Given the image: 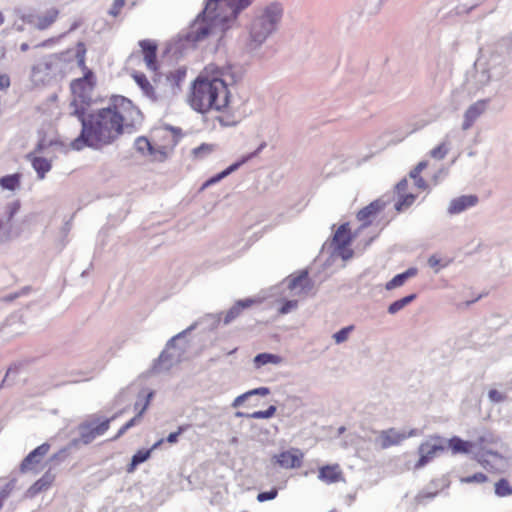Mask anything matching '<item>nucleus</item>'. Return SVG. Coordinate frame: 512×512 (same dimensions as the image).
<instances>
[{
    "label": "nucleus",
    "instance_id": "nucleus-6",
    "mask_svg": "<svg viewBox=\"0 0 512 512\" xmlns=\"http://www.w3.org/2000/svg\"><path fill=\"white\" fill-rule=\"evenodd\" d=\"M185 334L186 331H182L167 342L165 349L153 363L151 370L154 374L167 372L181 361L186 346H179L178 342L182 340Z\"/></svg>",
    "mask_w": 512,
    "mask_h": 512
},
{
    "label": "nucleus",
    "instance_id": "nucleus-15",
    "mask_svg": "<svg viewBox=\"0 0 512 512\" xmlns=\"http://www.w3.org/2000/svg\"><path fill=\"white\" fill-rule=\"evenodd\" d=\"M479 202L477 195H462L452 199L448 205L447 213L456 215L476 206Z\"/></svg>",
    "mask_w": 512,
    "mask_h": 512
},
{
    "label": "nucleus",
    "instance_id": "nucleus-25",
    "mask_svg": "<svg viewBox=\"0 0 512 512\" xmlns=\"http://www.w3.org/2000/svg\"><path fill=\"white\" fill-rule=\"evenodd\" d=\"M448 446L453 454H468L474 451L472 441H465L458 436H454L448 440Z\"/></svg>",
    "mask_w": 512,
    "mask_h": 512
},
{
    "label": "nucleus",
    "instance_id": "nucleus-33",
    "mask_svg": "<svg viewBox=\"0 0 512 512\" xmlns=\"http://www.w3.org/2000/svg\"><path fill=\"white\" fill-rule=\"evenodd\" d=\"M32 166L37 172L38 178L43 179L47 172L51 170V162L45 157H34L32 159Z\"/></svg>",
    "mask_w": 512,
    "mask_h": 512
},
{
    "label": "nucleus",
    "instance_id": "nucleus-61",
    "mask_svg": "<svg viewBox=\"0 0 512 512\" xmlns=\"http://www.w3.org/2000/svg\"><path fill=\"white\" fill-rule=\"evenodd\" d=\"M129 430L128 426L125 424L123 425L119 431L117 432V434L113 437L112 440H116L118 438H120L122 435H124L126 433V431Z\"/></svg>",
    "mask_w": 512,
    "mask_h": 512
},
{
    "label": "nucleus",
    "instance_id": "nucleus-21",
    "mask_svg": "<svg viewBox=\"0 0 512 512\" xmlns=\"http://www.w3.org/2000/svg\"><path fill=\"white\" fill-rule=\"evenodd\" d=\"M485 111V102L484 101H478L465 111L464 113V121L462 123V129L468 130L471 128L473 123L480 117V115L483 114Z\"/></svg>",
    "mask_w": 512,
    "mask_h": 512
},
{
    "label": "nucleus",
    "instance_id": "nucleus-47",
    "mask_svg": "<svg viewBox=\"0 0 512 512\" xmlns=\"http://www.w3.org/2000/svg\"><path fill=\"white\" fill-rule=\"evenodd\" d=\"M333 255L341 257L344 261L351 259L354 255L352 249L348 246L338 247L333 249Z\"/></svg>",
    "mask_w": 512,
    "mask_h": 512
},
{
    "label": "nucleus",
    "instance_id": "nucleus-39",
    "mask_svg": "<svg viewBox=\"0 0 512 512\" xmlns=\"http://www.w3.org/2000/svg\"><path fill=\"white\" fill-rule=\"evenodd\" d=\"M133 78L135 82L138 84V86L142 89V91L147 96H152L154 93V89L150 82L148 81L147 77L143 73H134Z\"/></svg>",
    "mask_w": 512,
    "mask_h": 512
},
{
    "label": "nucleus",
    "instance_id": "nucleus-58",
    "mask_svg": "<svg viewBox=\"0 0 512 512\" xmlns=\"http://www.w3.org/2000/svg\"><path fill=\"white\" fill-rule=\"evenodd\" d=\"M10 86V78L3 74L0 75V89H7Z\"/></svg>",
    "mask_w": 512,
    "mask_h": 512
},
{
    "label": "nucleus",
    "instance_id": "nucleus-63",
    "mask_svg": "<svg viewBox=\"0 0 512 512\" xmlns=\"http://www.w3.org/2000/svg\"><path fill=\"white\" fill-rule=\"evenodd\" d=\"M469 11H470V9L461 8L459 6L455 8V14L456 15H459V14H462V13H468Z\"/></svg>",
    "mask_w": 512,
    "mask_h": 512
},
{
    "label": "nucleus",
    "instance_id": "nucleus-64",
    "mask_svg": "<svg viewBox=\"0 0 512 512\" xmlns=\"http://www.w3.org/2000/svg\"><path fill=\"white\" fill-rule=\"evenodd\" d=\"M251 413H244V412H241V411H237L235 413V416L240 418V417H246V418H250V415Z\"/></svg>",
    "mask_w": 512,
    "mask_h": 512
},
{
    "label": "nucleus",
    "instance_id": "nucleus-50",
    "mask_svg": "<svg viewBox=\"0 0 512 512\" xmlns=\"http://www.w3.org/2000/svg\"><path fill=\"white\" fill-rule=\"evenodd\" d=\"M298 306L297 300H286L282 306L279 308L280 314H288L291 311L295 310Z\"/></svg>",
    "mask_w": 512,
    "mask_h": 512
},
{
    "label": "nucleus",
    "instance_id": "nucleus-51",
    "mask_svg": "<svg viewBox=\"0 0 512 512\" xmlns=\"http://www.w3.org/2000/svg\"><path fill=\"white\" fill-rule=\"evenodd\" d=\"M126 3V0H114L111 8L108 11V14L117 17L121 11V9L124 7Z\"/></svg>",
    "mask_w": 512,
    "mask_h": 512
},
{
    "label": "nucleus",
    "instance_id": "nucleus-34",
    "mask_svg": "<svg viewBox=\"0 0 512 512\" xmlns=\"http://www.w3.org/2000/svg\"><path fill=\"white\" fill-rule=\"evenodd\" d=\"M253 362L256 368H260L267 364H279L281 358L271 353H260L254 357Z\"/></svg>",
    "mask_w": 512,
    "mask_h": 512
},
{
    "label": "nucleus",
    "instance_id": "nucleus-40",
    "mask_svg": "<svg viewBox=\"0 0 512 512\" xmlns=\"http://www.w3.org/2000/svg\"><path fill=\"white\" fill-rule=\"evenodd\" d=\"M20 183V175L19 174H11L6 175L0 178V185L3 189H7L10 191L15 190Z\"/></svg>",
    "mask_w": 512,
    "mask_h": 512
},
{
    "label": "nucleus",
    "instance_id": "nucleus-26",
    "mask_svg": "<svg viewBox=\"0 0 512 512\" xmlns=\"http://www.w3.org/2000/svg\"><path fill=\"white\" fill-rule=\"evenodd\" d=\"M417 272V268L411 267L403 273L395 275L390 281L386 283V290H393L397 287H401L408 279L414 277Z\"/></svg>",
    "mask_w": 512,
    "mask_h": 512
},
{
    "label": "nucleus",
    "instance_id": "nucleus-10",
    "mask_svg": "<svg viewBox=\"0 0 512 512\" xmlns=\"http://www.w3.org/2000/svg\"><path fill=\"white\" fill-rule=\"evenodd\" d=\"M439 436H432L418 447L419 460L416 462L414 468L421 469L427 465L434 457L445 450V446L440 443Z\"/></svg>",
    "mask_w": 512,
    "mask_h": 512
},
{
    "label": "nucleus",
    "instance_id": "nucleus-48",
    "mask_svg": "<svg viewBox=\"0 0 512 512\" xmlns=\"http://www.w3.org/2000/svg\"><path fill=\"white\" fill-rule=\"evenodd\" d=\"M30 291H31V288L29 286H25L17 292H14V293H11V294H8V295L2 297L1 300L3 302H12L15 299H17L23 295H27Z\"/></svg>",
    "mask_w": 512,
    "mask_h": 512
},
{
    "label": "nucleus",
    "instance_id": "nucleus-23",
    "mask_svg": "<svg viewBox=\"0 0 512 512\" xmlns=\"http://www.w3.org/2000/svg\"><path fill=\"white\" fill-rule=\"evenodd\" d=\"M352 241L348 223H344L334 233L331 246L334 248L349 246Z\"/></svg>",
    "mask_w": 512,
    "mask_h": 512
},
{
    "label": "nucleus",
    "instance_id": "nucleus-49",
    "mask_svg": "<svg viewBox=\"0 0 512 512\" xmlns=\"http://www.w3.org/2000/svg\"><path fill=\"white\" fill-rule=\"evenodd\" d=\"M277 495H278L277 488H272L269 491H264V492L258 493L257 500L259 502H265V501H269V500L275 499L277 497Z\"/></svg>",
    "mask_w": 512,
    "mask_h": 512
},
{
    "label": "nucleus",
    "instance_id": "nucleus-7",
    "mask_svg": "<svg viewBox=\"0 0 512 512\" xmlns=\"http://www.w3.org/2000/svg\"><path fill=\"white\" fill-rule=\"evenodd\" d=\"M116 417L117 414L113 415L111 418L101 420L98 415H92L78 426L80 437L75 440H80L79 444H90L97 436L103 435L109 429L111 421Z\"/></svg>",
    "mask_w": 512,
    "mask_h": 512
},
{
    "label": "nucleus",
    "instance_id": "nucleus-14",
    "mask_svg": "<svg viewBox=\"0 0 512 512\" xmlns=\"http://www.w3.org/2000/svg\"><path fill=\"white\" fill-rule=\"evenodd\" d=\"M50 450L48 443H43L40 446L32 450L21 462L20 469L22 472L33 470L43 458L47 455Z\"/></svg>",
    "mask_w": 512,
    "mask_h": 512
},
{
    "label": "nucleus",
    "instance_id": "nucleus-19",
    "mask_svg": "<svg viewBox=\"0 0 512 512\" xmlns=\"http://www.w3.org/2000/svg\"><path fill=\"white\" fill-rule=\"evenodd\" d=\"M308 270H302L297 276L295 277H289L288 278V289L293 291L297 288H300V291H298L296 294L299 295L300 293H307L309 292L312 287L313 283L308 277Z\"/></svg>",
    "mask_w": 512,
    "mask_h": 512
},
{
    "label": "nucleus",
    "instance_id": "nucleus-1",
    "mask_svg": "<svg viewBox=\"0 0 512 512\" xmlns=\"http://www.w3.org/2000/svg\"><path fill=\"white\" fill-rule=\"evenodd\" d=\"M69 108L70 115L76 116L82 126L79 136L71 143L74 150H82L84 147L101 149L112 144L123 133L126 121L123 112H129L132 125L142 121L141 111L122 96L115 97L112 106L88 114L84 107L77 106L76 101L71 102Z\"/></svg>",
    "mask_w": 512,
    "mask_h": 512
},
{
    "label": "nucleus",
    "instance_id": "nucleus-3",
    "mask_svg": "<svg viewBox=\"0 0 512 512\" xmlns=\"http://www.w3.org/2000/svg\"><path fill=\"white\" fill-rule=\"evenodd\" d=\"M86 47L78 42L76 50L68 49L61 53L48 55L32 67L31 76L35 82L46 83L62 78L71 70L74 61L79 67L85 66Z\"/></svg>",
    "mask_w": 512,
    "mask_h": 512
},
{
    "label": "nucleus",
    "instance_id": "nucleus-32",
    "mask_svg": "<svg viewBox=\"0 0 512 512\" xmlns=\"http://www.w3.org/2000/svg\"><path fill=\"white\" fill-rule=\"evenodd\" d=\"M144 157L151 162H164L168 158L167 149L164 146H154L151 143Z\"/></svg>",
    "mask_w": 512,
    "mask_h": 512
},
{
    "label": "nucleus",
    "instance_id": "nucleus-5",
    "mask_svg": "<svg viewBox=\"0 0 512 512\" xmlns=\"http://www.w3.org/2000/svg\"><path fill=\"white\" fill-rule=\"evenodd\" d=\"M283 16V7L274 2L267 5L251 22L245 50L258 56L265 41L276 32Z\"/></svg>",
    "mask_w": 512,
    "mask_h": 512
},
{
    "label": "nucleus",
    "instance_id": "nucleus-24",
    "mask_svg": "<svg viewBox=\"0 0 512 512\" xmlns=\"http://www.w3.org/2000/svg\"><path fill=\"white\" fill-rule=\"evenodd\" d=\"M221 316H222V313L206 314L199 321L195 322L190 327H188L185 331H186V333L190 332V331L194 330L199 325H203L204 329L207 331H213L219 326L221 321L223 322V319L221 318Z\"/></svg>",
    "mask_w": 512,
    "mask_h": 512
},
{
    "label": "nucleus",
    "instance_id": "nucleus-11",
    "mask_svg": "<svg viewBox=\"0 0 512 512\" xmlns=\"http://www.w3.org/2000/svg\"><path fill=\"white\" fill-rule=\"evenodd\" d=\"M20 209L19 202L8 203L0 216V244L9 242L12 239L11 220Z\"/></svg>",
    "mask_w": 512,
    "mask_h": 512
},
{
    "label": "nucleus",
    "instance_id": "nucleus-4",
    "mask_svg": "<svg viewBox=\"0 0 512 512\" xmlns=\"http://www.w3.org/2000/svg\"><path fill=\"white\" fill-rule=\"evenodd\" d=\"M229 97L225 80L217 76L212 79L199 76L193 83L189 101L194 110L205 113L211 109L220 111L227 107Z\"/></svg>",
    "mask_w": 512,
    "mask_h": 512
},
{
    "label": "nucleus",
    "instance_id": "nucleus-43",
    "mask_svg": "<svg viewBox=\"0 0 512 512\" xmlns=\"http://www.w3.org/2000/svg\"><path fill=\"white\" fill-rule=\"evenodd\" d=\"M151 142L143 136H140L136 138L134 142V148L135 150L144 157V155L147 153V150H149Z\"/></svg>",
    "mask_w": 512,
    "mask_h": 512
},
{
    "label": "nucleus",
    "instance_id": "nucleus-9",
    "mask_svg": "<svg viewBox=\"0 0 512 512\" xmlns=\"http://www.w3.org/2000/svg\"><path fill=\"white\" fill-rule=\"evenodd\" d=\"M419 430L410 429L409 431H398L395 428H389L380 431L375 440L376 445L381 449H387L391 446L400 444L403 440L419 435Z\"/></svg>",
    "mask_w": 512,
    "mask_h": 512
},
{
    "label": "nucleus",
    "instance_id": "nucleus-54",
    "mask_svg": "<svg viewBox=\"0 0 512 512\" xmlns=\"http://www.w3.org/2000/svg\"><path fill=\"white\" fill-rule=\"evenodd\" d=\"M266 147V142H262L259 147L252 153H249L247 155H244L241 157V159L239 161H237L238 163H241V166L244 165L245 163H247L250 159H252L253 157L257 156L264 148Z\"/></svg>",
    "mask_w": 512,
    "mask_h": 512
},
{
    "label": "nucleus",
    "instance_id": "nucleus-12",
    "mask_svg": "<svg viewBox=\"0 0 512 512\" xmlns=\"http://www.w3.org/2000/svg\"><path fill=\"white\" fill-rule=\"evenodd\" d=\"M303 453L299 449L292 448L276 454L272 457V462L278 464L284 469L299 468L302 465Z\"/></svg>",
    "mask_w": 512,
    "mask_h": 512
},
{
    "label": "nucleus",
    "instance_id": "nucleus-31",
    "mask_svg": "<svg viewBox=\"0 0 512 512\" xmlns=\"http://www.w3.org/2000/svg\"><path fill=\"white\" fill-rule=\"evenodd\" d=\"M59 15V11L55 8H51L47 10L43 15L38 16L36 28L39 30H44L48 28L51 24H53Z\"/></svg>",
    "mask_w": 512,
    "mask_h": 512
},
{
    "label": "nucleus",
    "instance_id": "nucleus-59",
    "mask_svg": "<svg viewBox=\"0 0 512 512\" xmlns=\"http://www.w3.org/2000/svg\"><path fill=\"white\" fill-rule=\"evenodd\" d=\"M9 495V486L6 485L5 487L0 489V509L3 506V500Z\"/></svg>",
    "mask_w": 512,
    "mask_h": 512
},
{
    "label": "nucleus",
    "instance_id": "nucleus-28",
    "mask_svg": "<svg viewBox=\"0 0 512 512\" xmlns=\"http://www.w3.org/2000/svg\"><path fill=\"white\" fill-rule=\"evenodd\" d=\"M268 394H270V389L268 387H258V388L249 390V391L239 395L238 397H236L234 399V401L232 402L231 406L233 408H238L241 405H243V403L252 396L264 397V396H267Z\"/></svg>",
    "mask_w": 512,
    "mask_h": 512
},
{
    "label": "nucleus",
    "instance_id": "nucleus-62",
    "mask_svg": "<svg viewBox=\"0 0 512 512\" xmlns=\"http://www.w3.org/2000/svg\"><path fill=\"white\" fill-rule=\"evenodd\" d=\"M414 180H415V184L418 188H421V189L426 188V182L423 178L417 177V179H414Z\"/></svg>",
    "mask_w": 512,
    "mask_h": 512
},
{
    "label": "nucleus",
    "instance_id": "nucleus-46",
    "mask_svg": "<svg viewBox=\"0 0 512 512\" xmlns=\"http://www.w3.org/2000/svg\"><path fill=\"white\" fill-rule=\"evenodd\" d=\"M353 330V326H347L333 334V339L337 344L343 343L347 340L349 333Z\"/></svg>",
    "mask_w": 512,
    "mask_h": 512
},
{
    "label": "nucleus",
    "instance_id": "nucleus-35",
    "mask_svg": "<svg viewBox=\"0 0 512 512\" xmlns=\"http://www.w3.org/2000/svg\"><path fill=\"white\" fill-rule=\"evenodd\" d=\"M151 452H152V449L137 451L132 456L131 462H130V464L127 467V472L128 473L133 472L138 465H140L141 463H143L146 460H148L150 458Z\"/></svg>",
    "mask_w": 512,
    "mask_h": 512
},
{
    "label": "nucleus",
    "instance_id": "nucleus-29",
    "mask_svg": "<svg viewBox=\"0 0 512 512\" xmlns=\"http://www.w3.org/2000/svg\"><path fill=\"white\" fill-rule=\"evenodd\" d=\"M79 441H80V440H71V441L68 443V445H67L66 447L62 448V449H61V450H59L57 453L53 454V455L49 458L48 462H49L51 465H54V466H55V465L60 464L61 462H63V461L67 458V456H68V454H69V451H70L71 449H76V448H78V446H79Z\"/></svg>",
    "mask_w": 512,
    "mask_h": 512
},
{
    "label": "nucleus",
    "instance_id": "nucleus-36",
    "mask_svg": "<svg viewBox=\"0 0 512 512\" xmlns=\"http://www.w3.org/2000/svg\"><path fill=\"white\" fill-rule=\"evenodd\" d=\"M154 396V392L153 391H150L149 393H147V395L144 397V403L141 407V410H139V412L132 418L130 419L126 425L128 426V428H132L134 427L135 425L139 424L141 419H142V416L143 414L145 413V411L147 410V408L149 407L150 405V401L151 399L153 398Z\"/></svg>",
    "mask_w": 512,
    "mask_h": 512
},
{
    "label": "nucleus",
    "instance_id": "nucleus-45",
    "mask_svg": "<svg viewBox=\"0 0 512 512\" xmlns=\"http://www.w3.org/2000/svg\"><path fill=\"white\" fill-rule=\"evenodd\" d=\"M448 152H449V147L446 145L445 142H443V143L439 144L437 147H435L434 149H432L430 151V155L434 159L442 160L446 157Z\"/></svg>",
    "mask_w": 512,
    "mask_h": 512
},
{
    "label": "nucleus",
    "instance_id": "nucleus-44",
    "mask_svg": "<svg viewBox=\"0 0 512 512\" xmlns=\"http://www.w3.org/2000/svg\"><path fill=\"white\" fill-rule=\"evenodd\" d=\"M276 406L270 405L266 410L264 411H255L251 413L249 416L253 419H269L273 417L276 413Z\"/></svg>",
    "mask_w": 512,
    "mask_h": 512
},
{
    "label": "nucleus",
    "instance_id": "nucleus-30",
    "mask_svg": "<svg viewBox=\"0 0 512 512\" xmlns=\"http://www.w3.org/2000/svg\"><path fill=\"white\" fill-rule=\"evenodd\" d=\"M240 167H241V163L235 162V163L231 164L230 166H228L226 169H224L220 173L214 175L213 177H211L207 181H205L203 183L202 187H201V190H204L207 187H209V186H211L213 184L218 183L219 181H221L222 179H224L225 177H227L231 173H233L236 170H238Z\"/></svg>",
    "mask_w": 512,
    "mask_h": 512
},
{
    "label": "nucleus",
    "instance_id": "nucleus-17",
    "mask_svg": "<svg viewBox=\"0 0 512 512\" xmlns=\"http://www.w3.org/2000/svg\"><path fill=\"white\" fill-rule=\"evenodd\" d=\"M139 46L141 47L142 53L144 55V61L146 63L147 69L150 71H156L158 49L157 44L154 41L145 39L139 41Z\"/></svg>",
    "mask_w": 512,
    "mask_h": 512
},
{
    "label": "nucleus",
    "instance_id": "nucleus-8",
    "mask_svg": "<svg viewBox=\"0 0 512 512\" xmlns=\"http://www.w3.org/2000/svg\"><path fill=\"white\" fill-rule=\"evenodd\" d=\"M499 443V438L491 432H484L475 441H473L476 459L486 467L488 460L486 456H492L501 459V455L493 449Z\"/></svg>",
    "mask_w": 512,
    "mask_h": 512
},
{
    "label": "nucleus",
    "instance_id": "nucleus-53",
    "mask_svg": "<svg viewBox=\"0 0 512 512\" xmlns=\"http://www.w3.org/2000/svg\"><path fill=\"white\" fill-rule=\"evenodd\" d=\"M487 481V476L483 473H475L472 476H468L462 479L465 483H484Z\"/></svg>",
    "mask_w": 512,
    "mask_h": 512
},
{
    "label": "nucleus",
    "instance_id": "nucleus-60",
    "mask_svg": "<svg viewBox=\"0 0 512 512\" xmlns=\"http://www.w3.org/2000/svg\"><path fill=\"white\" fill-rule=\"evenodd\" d=\"M440 264V259L437 258L435 255H432L428 259V265L431 268H436Z\"/></svg>",
    "mask_w": 512,
    "mask_h": 512
},
{
    "label": "nucleus",
    "instance_id": "nucleus-52",
    "mask_svg": "<svg viewBox=\"0 0 512 512\" xmlns=\"http://www.w3.org/2000/svg\"><path fill=\"white\" fill-rule=\"evenodd\" d=\"M188 428V425H182V426H179L178 427V430L175 431V432H172L170 433L167 438H166V441L170 444H174L178 441V437L187 430Z\"/></svg>",
    "mask_w": 512,
    "mask_h": 512
},
{
    "label": "nucleus",
    "instance_id": "nucleus-22",
    "mask_svg": "<svg viewBox=\"0 0 512 512\" xmlns=\"http://www.w3.org/2000/svg\"><path fill=\"white\" fill-rule=\"evenodd\" d=\"M489 69L484 62H476L474 65V72L471 75V81L475 84L476 88H482L490 82Z\"/></svg>",
    "mask_w": 512,
    "mask_h": 512
},
{
    "label": "nucleus",
    "instance_id": "nucleus-27",
    "mask_svg": "<svg viewBox=\"0 0 512 512\" xmlns=\"http://www.w3.org/2000/svg\"><path fill=\"white\" fill-rule=\"evenodd\" d=\"M341 471L338 465H326L319 469L318 478L326 483H334L339 481Z\"/></svg>",
    "mask_w": 512,
    "mask_h": 512
},
{
    "label": "nucleus",
    "instance_id": "nucleus-42",
    "mask_svg": "<svg viewBox=\"0 0 512 512\" xmlns=\"http://www.w3.org/2000/svg\"><path fill=\"white\" fill-rule=\"evenodd\" d=\"M415 198L416 197L413 194L401 195L400 199L395 204V209L399 212L403 211L404 209L410 207L413 204Z\"/></svg>",
    "mask_w": 512,
    "mask_h": 512
},
{
    "label": "nucleus",
    "instance_id": "nucleus-16",
    "mask_svg": "<svg viewBox=\"0 0 512 512\" xmlns=\"http://www.w3.org/2000/svg\"><path fill=\"white\" fill-rule=\"evenodd\" d=\"M388 203H389L388 201H386L382 198L376 199L375 201L371 202L369 205L362 208L358 212V214H357L358 220L363 222L364 227H367L368 225L371 224L370 218L377 215L382 210H384V208L387 206Z\"/></svg>",
    "mask_w": 512,
    "mask_h": 512
},
{
    "label": "nucleus",
    "instance_id": "nucleus-13",
    "mask_svg": "<svg viewBox=\"0 0 512 512\" xmlns=\"http://www.w3.org/2000/svg\"><path fill=\"white\" fill-rule=\"evenodd\" d=\"M92 89L93 87L91 83L86 80V77L74 80L71 83V90L75 97L72 102L76 101V103H78V101H80L82 104L89 105ZM77 106L80 108L79 104H77ZM81 107H83V105H81Z\"/></svg>",
    "mask_w": 512,
    "mask_h": 512
},
{
    "label": "nucleus",
    "instance_id": "nucleus-57",
    "mask_svg": "<svg viewBox=\"0 0 512 512\" xmlns=\"http://www.w3.org/2000/svg\"><path fill=\"white\" fill-rule=\"evenodd\" d=\"M407 187H408V181H407V179H402V180H400V181L396 184L395 189H396V191H397L399 194H402V193H404V192L406 191Z\"/></svg>",
    "mask_w": 512,
    "mask_h": 512
},
{
    "label": "nucleus",
    "instance_id": "nucleus-37",
    "mask_svg": "<svg viewBox=\"0 0 512 512\" xmlns=\"http://www.w3.org/2000/svg\"><path fill=\"white\" fill-rule=\"evenodd\" d=\"M416 298V294L407 295L391 303L388 307L389 314H396Z\"/></svg>",
    "mask_w": 512,
    "mask_h": 512
},
{
    "label": "nucleus",
    "instance_id": "nucleus-18",
    "mask_svg": "<svg viewBox=\"0 0 512 512\" xmlns=\"http://www.w3.org/2000/svg\"><path fill=\"white\" fill-rule=\"evenodd\" d=\"M54 480L55 474L52 473L51 469L47 470L40 479H38L33 485L29 487L25 493V496L28 498H33L37 494L48 490Z\"/></svg>",
    "mask_w": 512,
    "mask_h": 512
},
{
    "label": "nucleus",
    "instance_id": "nucleus-56",
    "mask_svg": "<svg viewBox=\"0 0 512 512\" xmlns=\"http://www.w3.org/2000/svg\"><path fill=\"white\" fill-rule=\"evenodd\" d=\"M427 167L426 161L419 162L409 173L410 178L417 179L419 174Z\"/></svg>",
    "mask_w": 512,
    "mask_h": 512
},
{
    "label": "nucleus",
    "instance_id": "nucleus-38",
    "mask_svg": "<svg viewBox=\"0 0 512 512\" xmlns=\"http://www.w3.org/2000/svg\"><path fill=\"white\" fill-rule=\"evenodd\" d=\"M215 146L213 144L202 143L200 146L192 149L191 155L195 160H201L206 158L214 151Z\"/></svg>",
    "mask_w": 512,
    "mask_h": 512
},
{
    "label": "nucleus",
    "instance_id": "nucleus-2",
    "mask_svg": "<svg viewBox=\"0 0 512 512\" xmlns=\"http://www.w3.org/2000/svg\"><path fill=\"white\" fill-rule=\"evenodd\" d=\"M252 0H208L200 13L186 31L179 34V48H194L199 43L215 37L221 38L229 28V22L235 21L239 13L251 4Z\"/></svg>",
    "mask_w": 512,
    "mask_h": 512
},
{
    "label": "nucleus",
    "instance_id": "nucleus-41",
    "mask_svg": "<svg viewBox=\"0 0 512 512\" xmlns=\"http://www.w3.org/2000/svg\"><path fill=\"white\" fill-rule=\"evenodd\" d=\"M495 494L499 497H505L508 495H512V486L509 482L502 478L495 484Z\"/></svg>",
    "mask_w": 512,
    "mask_h": 512
},
{
    "label": "nucleus",
    "instance_id": "nucleus-55",
    "mask_svg": "<svg viewBox=\"0 0 512 512\" xmlns=\"http://www.w3.org/2000/svg\"><path fill=\"white\" fill-rule=\"evenodd\" d=\"M488 397L495 403L503 402L506 399V395L496 389H491L488 393Z\"/></svg>",
    "mask_w": 512,
    "mask_h": 512
},
{
    "label": "nucleus",
    "instance_id": "nucleus-20",
    "mask_svg": "<svg viewBox=\"0 0 512 512\" xmlns=\"http://www.w3.org/2000/svg\"><path fill=\"white\" fill-rule=\"evenodd\" d=\"M255 303L252 298L242 299L235 302V304L226 312L223 318V324L229 325L237 319L244 309L250 308Z\"/></svg>",
    "mask_w": 512,
    "mask_h": 512
}]
</instances>
